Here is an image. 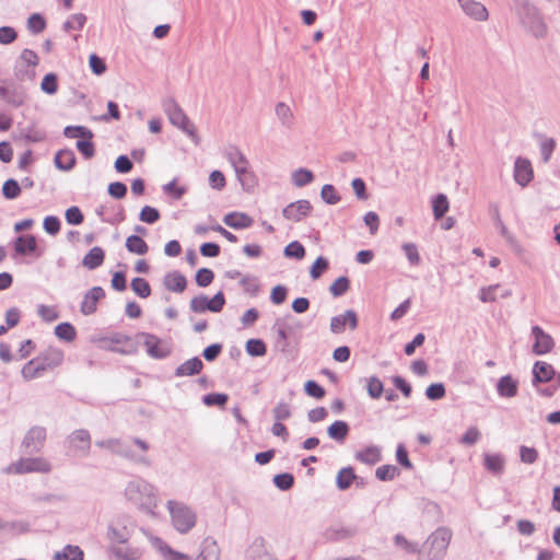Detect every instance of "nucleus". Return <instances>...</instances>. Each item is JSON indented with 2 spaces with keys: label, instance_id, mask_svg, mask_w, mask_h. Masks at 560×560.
Listing matches in <instances>:
<instances>
[{
  "label": "nucleus",
  "instance_id": "1",
  "mask_svg": "<svg viewBox=\"0 0 560 560\" xmlns=\"http://www.w3.org/2000/svg\"><path fill=\"white\" fill-rule=\"evenodd\" d=\"M512 10L520 24L535 37H544L547 25L538 10L529 0H513Z\"/></svg>",
  "mask_w": 560,
  "mask_h": 560
},
{
  "label": "nucleus",
  "instance_id": "2",
  "mask_svg": "<svg viewBox=\"0 0 560 560\" xmlns=\"http://www.w3.org/2000/svg\"><path fill=\"white\" fill-rule=\"evenodd\" d=\"M125 495L129 502L135 504L142 512L154 515L158 506L155 488L143 479L128 482Z\"/></svg>",
  "mask_w": 560,
  "mask_h": 560
},
{
  "label": "nucleus",
  "instance_id": "3",
  "mask_svg": "<svg viewBox=\"0 0 560 560\" xmlns=\"http://www.w3.org/2000/svg\"><path fill=\"white\" fill-rule=\"evenodd\" d=\"M162 107L170 122L185 132L190 140L198 145L200 143V137L197 133L196 127L189 120L179 104L173 97H168L163 100Z\"/></svg>",
  "mask_w": 560,
  "mask_h": 560
},
{
  "label": "nucleus",
  "instance_id": "4",
  "mask_svg": "<svg viewBox=\"0 0 560 560\" xmlns=\"http://www.w3.org/2000/svg\"><path fill=\"white\" fill-rule=\"evenodd\" d=\"M452 533L446 527H439L433 532L420 550L418 560H442L450 545Z\"/></svg>",
  "mask_w": 560,
  "mask_h": 560
},
{
  "label": "nucleus",
  "instance_id": "5",
  "mask_svg": "<svg viewBox=\"0 0 560 560\" xmlns=\"http://www.w3.org/2000/svg\"><path fill=\"white\" fill-rule=\"evenodd\" d=\"M167 509L171 514L172 524L177 532L186 534L195 526L196 514L190 508L170 500L167 501Z\"/></svg>",
  "mask_w": 560,
  "mask_h": 560
},
{
  "label": "nucleus",
  "instance_id": "6",
  "mask_svg": "<svg viewBox=\"0 0 560 560\" xmlns=\"http://www.w3.org/2000/svg\"><path fill=\"white\" fill-rule=\"evenodd\" d=\"M51 469L50 463L45 457H20L19 460L4 467V474L48 472Z\"/></svg>",
  "mask_w": 560,
  "mask_h": 560
},
{
  "label": "nucleus",
  "instance_id": "7",
  "mask_svg": "<svg viewBox=\"0 0 560 560\" xmlns=\"http://www.w3.org/2000/svg\"><path fill=\"white\" fill-rule=\"evenodd\" d=\"M138 337L143 339L147 353L153 359H165L171 354V348L159 337L149 332H140Z\"/></svg>",
  "mask_w": 560,
  "mask_h": 560
},
{
  "label": "nucleus",
  "instance_id": "8",
  "mask_svg": "<svg viewBox=\"0 0 560 560\" xmlns=\"http://www.w3.org/2000/svg\"><path fill=\"white\" fill-rule=\"evenodd\" d=\"M532 335L535 338L533 345V352L537 355H542L551 352L555 347L553 338L547 334L540 326L532 327Z\"/></svg>",
  "mask_w": 560,
  "mask_h": 560
},
{
  "label": "nucleus",
  "instance_id": "9",
  "mask_svg": "<svg viewBox=\"0 0 560 560\" xmlns=\"http://www.w3.org/2000/svg\"><path fill=\"white\" fill-rule=\"evenodd\" d=\"M20 60L25 65V68L16 63L14 68V74L19 80H24L25 78L32 79L34 77V71L28 70V67H36L39 62L37 54L32 49H23L20 56Z\"/></svg>",
  "mask_w": 560,
  "mask_h": 560
},
{
  "label": "nucleus",
  "instance_id": "10",
  "mask_svg": "<svg viewBox=\"0 0 560 560\" xmlns=\"http://www.w3.org/2000/svg\"><path fill=\"white\" fill-rule=\"evenodd\" d=\"M45 440L46 430L43 427H33L27 431L22 445L26 453H37L42 450Z\"/></svg>",
  "mask_w": 560,
  "mask_h": 560
},
{
  "label": "nucleus",
  "instance_id": "11",
  "mask_svg": "<svg viewBox=\"0 0 560 560\" xmlns=\"http://www.w3.org/2000/svg\"><path fill=\"white\" fill-rule=\"evenodd\" d=\"M313 207L308 200L301 199L289 203L283 210L282 215L287 220L300 222L302 219L311 214Z\"/></svg>",
  "mask_w": 560,
  "mask_h": 560
},
{
  "label": "nucleus",
  "instance_id": "12",
  "mask_svg": "<svg viewBox=\"0 0 560 560\" xmlns=\"http://www.w3.org/2000/svg\"><path fill=\"white\" fill-rule=\"evenodd\" d=\"M359 533L357 526L334 524L323 532L326 541H341L354 537Z\"/></svg>",
  "mask_w": 560,
  "mask_h": 560
},
{
  "label": "nucleus",
  "instance_id": "13",
  "mask_svg": "<svg viewBox=\"0 0 560 560\" xmlns=\"http://www.w3.org/2000/svg\"><path fill=\"white\" fill-rule=\"evenodd\" d=\"M558 374L550 363L536 361L533 366V385L557 382Z\"/></svg>",
  "mask_w": 560,
  "mask_h": 560
},
{
  "label": "nucleus",
  "instance_id": "14",
  "mask_svg": "<svg viewBox=\"0 0 560 560\" xmlns=\"http://www.w3.org/2000/svg\"><path fill=\"white\" fill-rule=\"evenodd\" d=\"M462 11L474 21L483 22L489 18L487 8L477 0H456Z\"/></svg>",
  "mask_w": 560,
  "mask_h": 560
},
{
  "label": "nucleus",
  "instance_id": "15",
  "mask_svg": "<svg viewBox=\"0 0 560 560\" xmlns=\"http://www.w3.org/2000/svg\"><path fill=\"white\" fill-rule=\"evenodd\" d=\"M347 325L351 330L358 327V316L352 310H348L343 314L334 316L330 319V330L334 334L343 332Z\"/></svg>",
  "mask_w": 560,
  "mask_h": 560
},
{
  "label": "nucleus",
  "instance_id": "16",
  "mask_svg": "<svg viewBox=\"0 0 560 560\" xmlns=\"http://www.w3.org/2000/svg\"><path fill=\"white\" fill-rule=\"evenodd\" d=\"M105 298V291L102 287H93L83 298L80 311L83 315H92L97 310V302Z\"/></svg>",
  "mask_w": 560,
  "mask_h": 560
},
{
  "label": "nucleus",
  "instance_id": "17",
  "mask_svg": "<svg viewBox=\"0 0 560 560\" xmlns=\"http://www.w3.org/2000/svg\"><path fill=\"white\" fill-rule=\"evenodd\" d=\"M34 359L38 361V364L43 366V371L45 372L62 363L63 352L58 348L50 347Z\"/></svg>",
  "mask_w": 560,
  "mask_h": 560
},
{
  "label": "nucleus",
  "instance_id": "18",
  "mask_svg": "<svg viewBox=\"0 0 560 560\" xmlns=\"http://www.w3.org/2000/svg\"><path fill=\"white\" fill-rule=\"evenodd\" d=\"M534 173L530 161L523 158H517L514 163V179L515 182L525 187L532 179Z\"/></svg>",
  "mask_w": 560,
  "mask_h": 560
},
{
  "label": "nucleus",
  "instance_id": "19",
  "mask_svg": "<svg viewBox=\"0 0 560 560\" xmlns=\"http://www.w3.org/2000/svg\"><path fill=\"white\" fill-rule=\"evenodd\" d=\"M220 547L217 540L208 536L203 538L199 547V553L195 560H220Z\"/></svg>",
  "mask_w": 560,
  "mask_h": 560
},
{
  "label": "nucleus",
  "instance_id": "20",
  "mask_svg": "<svg viewBox=\"0 0 560 560\" xmlns=\"http://www.w3.org/2000/svg\"><path fill=\"white\" fill-rule=\"evenodd\" d=\"M224 156L231 163L235 173H242V171L249 167L247 158L236 145H229L224 151Z\"/></svg>",
  "mask_w": 560,
  "mask_h": 560
},
{
  "label": "nucleus",
  "instance_id": "21",
  "mask_svg": "<svg viewBox=\"0 0 560 560\" xmlns=\"http://www.w3.org/2000/svg\"><path fill=\"white\" fill-rule=\"evenodd\" d=\"M534 137L538 140L541 162L549 163L557 147L556 140L538 132L534 133Z\"/></svg>",
  "mask_w": 560,
  "mask_h": 560
},
{
  "label": "nucleus",
  "instance_id": "22",
  "mask_svg": "<svg viewBox=\"0 0 560 560\" xmlns=\"http://www.w3.org/2000/svg\"><path fill=\"white\" fill-rule=\"evenodd\" d=\"M203 369V362L198 358L194 357L184 363L179 364L174 372L176 377L194 376L201 372Z\"/></svg>",
  "mask_w": 560,
  "mask_h": 560
},
{
  "label": "nucleus",
  "instance_id": "23",
  "mask_svg": "<svg viewBox=\"0 0 560 560\" xmlns=\"http://www.w3.org/2000/svg\"><path fill=\"white\" fill-rule=\"evenodd\" d=\"M106 536L113 546L125 545L131 536V530L126 525L115 526L109 524Z\"/></svg>",
  "mask_w": 560,
  "mask_h": 560
},
{
  "label": "nucleus",
  "instance_id": "24",
  "mask_svg": "<svg viewBox=\"0 0 560 560\" xmlns=\"http://www.w3.org/2000/svg\"><path fill=\"white\" fill-rule=\"evenodd\" d=\"M37 249L36 237L32 234L18 236L14 241V250L19 255H31Z\"/></svg>",
  "mask_w": 560,
  "mask_h": 560
},
{
  "label": "nucleus",
  "instance_id": "25",
  "mask_svg": "<svg viewBox=\"0 0 560 560\" xmlns=\"http://www.w3.org/2000/svg\"><path fill=\"white\" fill-rule=\"evenodd\" d=\"M518 383L511 375L500 377L497 384L498 394L504 398H512L517 395Z\"/></svg>",
  "mask_w": 560,
  "mask_h": 560
},
{
  "label": "nucleus",
  "instance_id": "26",
  "mask_svg": "<svg viewBox=\"0 0 560 560\" xmlns=\"http://www.w3.org/2000/svg\"><path fill=\"white\" fill-rule=\"evenodd\" d=\"M223 222L232 229L240 230L252 226L254 220L246 213L232 212L224 215Z\"/></svg>",
  "mask_w": 560,
  "mask_h": 560
},
{
  "label": "nucleus",
  "instance_id": "27",
  "mask_svg": "<svg viewBox=\"0 0 560 560\" xmlns=\"http://www.w3.org/2000/svg\"><path fill=\"white\" fill-rule=\"evenodd\" d=\"M164 285L168 291L180 293L186 289L187 280L179 271H172L164 277Z\"/></svg>",
  "mask_w": 560,
  "mask_h": 560
},
{
  "label": "nucleus",
  "instance_id": "28",
  "mask_svg": "<svg viewBox=\"0 0 560 560\" xmlns=\"http://www.w3.org/2000/svg\"><path fill=\"white\" fill-rule=\"evenodd\" d=\"M75 161H77V159H75L74 152L70 149L59 150L55 154V159H54L56 167L60 171L72 170L75 165Z\"/></svg>",
  "mask_w": 560,
  "mask_h": 560
},
{
  "label": "nucleus",
  "instance_id": "29",
  "mask_svg": "<svg viewBox=\"0 0 560 560\" xmlns=\"http://www.w3.org/2000/svg\"><path fill=\"white\" fill-rule=\"evenodd\" d=\"M18 139L26 143H37L46 139V133L44 130L38 129L35 124H32L20 129Z\"/></svg>",
  "mask_w": 560,
  "mask_h": 560
},
{
  "label": "nucleus",
  "instance_id": "30",
  "mask_svg": "<svg viewBox=\"0 0 560 560\" xmlns=\"http://www.w3.org/2000/svg\"><path fill=\"white\" fill-rule=\"evenodd\" d=\"M109 552L120 560H139L142 556L140 548L130 546H110Z\"/></svg>",
  "mask_w": 560,
  "mask_h": 560
},
{
  "label": "nucleus",
  "instance_id": "31",
  "mask_svg": "<svg viewBox=\"0 0 560 560\" xmlns=\"http://www.w3.org/2000/svg\"><path fill=\"white\" fill-rule=\"evenodd\" d=\"M105 253L103 248L95 246L91 248L82 259L83 267L93 270L103 265Z\"/></svg>",
  "mask_w": 560,
  "mask_h": 560
},
{
  "label": "nucleus",
  "instance_id": "32",
  "mask_svg": "<svg viewBox=\"0 0 560 560\" xmlns=\"http://www.w3.org/2000/svg\"><path fill=\"white\" fill-rule=\"evenodd\" d=\"M358 479L352 467L341 468L336 477L337 488L345 491L351 487V485Z\"/></svg>",
  "mask_w": 560,
  "mask_h": 560
},
{
  "label": "nucleus",
  "instance_id": "33",
  "mask_svg": "<svg viewBox=\"0 0 560 560\" xmlns=\"http://www.w3.org/2000/svg\"><path fill=\"white\" fill-rule=\"evenodd\" d=\"M155 546L165 560H189V556L172 549L165 541L160 538H156Z\"/></svg>",
  "mask_w": 560,
  "mask_h": 560
},
{
  "label": "nucleus",
  "instance_id": "34",
  "mask_svg": "<svg viewBox=\"0 0 560 560\" xmlns=\"http://www.w3.org/2000/svg\"><path fill=\"white\" fill-rule=\"evenodd\" d=\"M84 552L79 546L67 545L54 555V560H83Z\"/></svg>",
  "mask_w": 560,
  "mask_h": 560
},
{
  "label": "nucleus",
  "instance_id": "35",
  "mask_svg": "<svg viewBox=\"0 0 560 560\" xmlns=\"http://www.w3.org/2000/svg\"><path fill=\"white\" fill-rule=\"evenodd\" d=\"M126 248L128 252L137 255H144L149 250V246L140 235H130L126 240Z\"/></svg>",
  "mask_w": 560,
  "mask_h": 560
},
{
  "label": "nucleus",
  "instance_id": "36",
  "mask_svg": "<svg viewBox=\"0 0 560 560\" xmlns=\"http://www.w3.org/2000/svg\"><path fill=\"white\" fill-rule=\"evenodd\" d=\"M327 433L330 439L341 442L349 433V425L345 421L337 420L328 427Z\"/></svg>",
  "mask_w": 560,
  "mask_h": 560
},
{
  "label": "nucleus",
  "instance_id": "37",
  "mask_svg": "<svg viewBox=\"0 0 560 560\" xmlns=\"http://www.w3.org/2000/svg\"><path fill=\"white\" fill-rule=\"evenodd\" d=\"M69 439L74 451H85L90 447V433L86 430H77Z\"/></svg>",
  "mask_w": 560,
  "mask_h": 560
},
{
  "label": "nucleus",
  "instance_id": "38",
  "mask_svg": "<svg viewBox=\"0 0 560 560\" xmlns=\"http://www.w3.org/2000/svg\"><path fill=\"white\" fill-rule=\"evenodd\" d=\"M448 200L444 194H438L432 200L433 215L435 220L442 219L448 211Z\"/></svg>",
  "mask_w": 560,
  "mask_h": 560
},
{
  "label": "nucleus",
  "instance_id": "39",
  "mask_svg": "<svg viewBox=\"0 0 560 560\" xmlns=\"http://www.w3.org/2000/svg\"><path fill=\"white\" fill-rule=\"evenodd\" d=\"M55 335L61 340L71 342L77 337V330L70 323H60L55 327Z\"/></svg>",
  "mask_w": 560,
  "mask_h": 560
},
{
  "label": "nucleus",
  "instance_id": "40",
  "mask_svg": "<svg viewBox=\"0 0 560 560\" xmlns=\"http://www.w3.org/2000/svg\"><path fill=\"white\" fill-rule=\"evenodd\" d=\"M63 135L67 138L92 139L94 133L91 129L84 126H67L63 129Z\"/></svg>",
  "mask_w": 560,
  "mask_h": 560
},
{
  "label": "nucleus",
  "instance_id": "41",
  "mask_svg": "<svg viewBox=\"0 0 560 560\" xmlns=\"http://www.w3.org/2000/svg\"><path fill=\"white\" fill-rule=\"evenodd\" d=\"M130 287L131 290L141 299H147L151 295V287L144 278H133Z\"/></svg>",
  "mask_w": 560,
  "mask_h": 560
},
{
  "label": "nucleus",
  "instance_id": "42",
  "mask_svg": "<svg viewBox=\"0 0 560 560\" xmlns=\"http://www.w3.org/2000/svg\"><path fill=\"white\" fill-rule=\"evenodd\" d=\"M314 179V175L310 170L298 168L292 174V183L296 187H304L311 184Z\"/></svg>",
  "mask_w": 560,
  "mask_h": 560
},
{
  "label": "nucleus",
  "instance_id": "43",
  "mask_svg": "<svg viewBox=\"0 0 560 560\" xmlns=\"http://www.w3.org/2000/svg\"><path fill=\"white\" fill-rule=\"evenodd\" d=\"M276 115L284 127L290 128L293 122V114L289 105L280 102L276 105Z\"/></svg>",
  "mask_w": 560,
  "mask_h": 560
},
{
  "label": "nucleus",
  "instance_id": "44",
  "mask_svg": "<svg viewBox=\"0 0 560 560\" xmlns=\"http://www.w3.org/2000/svg\"><path fill=\"white\" fill-rule=\"evenodd\" d=\"M238 182L241 183L242 187L246 191H252L256 187V176L255 174L249 170V167L242 171V173H235Z\"/></svg>",
  "mask_w": 560,
  "mask_h": 560
},
{
  "label": "nucleus",
  "instance_id": "45",
  "mask_svg": "<svg viewBox=\"0 0 560 560\" xmlns=\"http://www.w3.org/2000/svg\"><path fill=\"white\" fill-rule=\"evenodd\" d=\"M2 195L5 199L13 200L21 195V186L16 179L9 178L2 185Z\"/></svg>",
  "mask_w": 560,
  "mask_h": 560
},
{
  "label": "nucleus",
  "instance_id": "46",
  "mask_svg": "<svg viewBox=\"0 0 560 560\" xmlns=\"http://www.w3.org/2000/svg\"><path fill=\"white\" fill-rule=\"evenodd\" d=\"M245 349L252 357H262L267 353L266 343L261 339H248Z\"/></svg>",
  "mask_w": 560,
  "mask_h": 560
},
{
  "label": "nucleus",
  "instance_id": "47",
  "mask_svg": "<svg viewBox=\"0 0 560 560\" xmlns=\"http://www.w3.org/2000/svg\"><path fill=\"white\" fill-rule=\"evenodd\" d=\"M366 392L373 399H377L384 393V385L377 376H371L366 380Z\"/></svg>",
  "mask_w": 560,
  "mask_h": 560
},
{
  "label": "nucleus",
  "instance_id": "48",
  "mask_svg": "<svg viewBox=\"0 0 560 560\" xmlns=\"http://www.w3.org/2000/svg\"><path fill=\"white\" fill-rule=\"evenodd\" d=\"M350 288V280L346 276H341L335 280L329 287V292L335 296H341L347 293Z\"/></svg>",
  "mask_w": 560,
  "mask_h": 560
},
{
  "label": "nucleus",
  "instance_id": "49",
  "mask_svg": "<svg viewBox=\"0 0 560 560\" xmlns=\"http://www.w3.org/2000/svg\"><path fill=\"white\" fill-rule=\"evenodd\" d=\"M399 471V468L395 465H383L376 468L375 476L382 481H388L398 476Z\"/></svg>",
  "mask_w": 560,
  "mask_h": 560
},
{
  "label": "nucleus",
  "instance_id": "50",
  "mask_svg": "<svg viewBox=\"0 0 560 560\" xmlns=\"http://www.w3.org/2000/svg\"><path fill=\"white\" fill-rule=\"evenodd\" d=\"M283 255L300 260L305 256V248L299 241H293L284 247Z\"/></svg>",
  "mask_w": 560,
  "mask_h": 560
},
{
  "label": "nucleus",
  "instance_id": "51",
  "mask_svg": "<svg viewBox=\"0 0 560 560\" xmlns=\"http://www.w3.org/2000/svg\"><path fill=\"white\" fill-rule=\"evenodd\" d=\"M43 372V366H40L35 359L30 360L22 369V375L25 380H33Z\"/></svg>",
  "mask_w": 560,
  "mask_h": 560
},
{
  "label": "nucleus",
  "instance_id": "52",
  "mask_svg": "<svg viewBox=\"0 0 560 560\" xmlns=\"http://www.w3.org/2000/svg\"><path fill=\"white\" fill-rule=\"evenodd\" d=\"M329 262L328 260L319 256L316 258V260L313 262L310 269V275L313 280H317L322 277V275L328 269Z\"/></svg>",
  "mask_w": 560,
  "mask_h": 560
},
{
  "label": "nucleus",
  "instance_id": "53",
  "mask_svg": "<svg viewBox=\"0 0 560 560\" xmlns=\"http://www.w3.org/2000/svg\"><path fill=\"white\" fill-rule=\"evenodd\" d=\"M160 218V211L151 206H144L139 214V220L148 224H153L158 222Z\"/></svg>",
  "mask_w": 560,
  "mask_h": 560
},
{
  "label": "nucleus",
  "instance_id": "54",
  "mask_svg": "<svg viewBox=\"0 0 560 560\" xmlns=\"http://www.w3.org/2000/svg\"><path fill=\"white\" fill-rule=\"evenodd\" d=\"M320 197L327 205H336L340 201V195L330 184H325L322 187Z\"/></svg>",
  "mask_w": 560,
  "mask_h": 560
},
{
  "label": "nucleus",
  "instance_id": "55",
  "mask_svg": "<svg viewBox=\"0 0 560 560\" xmlns=\"http://www.w3.org/2000/svg\"><path fill=\"white\" fill-rule=\"evenodd\" d=\"M229 400V396L223 393H210L203 396L202 401L206 406L224 407Z\"/></svg>",
  "mask_w": 560,
  "mask_h": 560
},
{
  "label": "nucleus",
  "instance_id": "56",
  "mask_svg": "<svg viewBox=\"0 0 560 560\" xmlns=\"http://www.w3.org/2000/svg\"><path fill=\"white\" fill-rule=\"evenodd\" d=\"M273 483L278 489L287 491L293 487L294 477L289 472L278 474L273 477Z\"/></svg>",
  "mask_w": 560,
  "mask_h": 560
},
{
  "label": "nucleus",
  "instance_id": "57",
  "mask_svg": "<svg viewBox=\"0 0 560 560\" xmlns=\"http://www.w3.org/2000/svg\"><path fill=\"white\" fill-rule=\"evenodd\" d=\"M395 545L402 550H405L407 553H419L420 548L417 542L408 541L405 536L401 534H397L394 537Z\"/></svg>",
  "mask_w": 560,
  "mask_h": 560
},
{
  "label": "nucleus",
  "instance_id": "58",
  "mask_svg": "<svg viewBox=\"0 0 560 560\" xmlns=\"http://www.w3.org/2000/svg\"><path fill=\"white\" fill-rule=\"evenodd\" d=\"M213 279H214V273L209 268H200L196 272V277H195V281H196L197 285L201 287V288H206L209 284H211Z\"/></svg>",
  "mask_w": 560,
  "mask_h": 560
},
{
  "label": "nucleus",
  "instance_id": "59",
  "mask_svg": "<svg viewBox=\"0 0 560 560\" xmlns=\"http://www.w3.org/2000/svg\"><path fill=\"white\" fill-rule=\"evenodd\" d=\"M85 22H86L85 14H83V13L72 14L70 20H68L63 23V30L66 32H69L71 30H81V28H83Z\"/></svg>",
  "mask_w": 560,
  "mask_h": 560
},
{
  "label": "nucleus",
  "instance_id": "60",
  "mask_svg": "<svg viewBox=\"0 0 560 560\" xmlns=\"http://www.w3.org/2000/svg\"><path fill=\"white\" fill-rule=\"evenodd\" d=\"M27 27L32 33L38 34L45 30L46 21L39 13H34L27 20Z\"/></svg>",
  "mask_w": 560,
  "mask_h": 560
},
{
  "label": "nucleus",
  "instance_id": "61",
  "mask_svg": "<svg viewBox=\"0 0 560 560\" xmlns=\"http://www.w3.org/2000/svg\"><path fill=\"white\" fill-rule=\"evenodd\" d=\"M446 394L445 386L443 383H433L425 389V396L430 400L442 399Z\"/></svg>",
  "mask_w": 560,
  "mask_h": 560
},
{
  "label": "nucleus",
  "instance_id": "62",
  "mask_svg": "<svg viewBox=\"0 0 560 560\" xmlns=\"http://www.w3.org/2000/svg\"><path fill=\"white\" fill-rule=\"evenodd\" d=\"M189 307L194 313H203L209 311V299L208 296L200 294L190 300Z\"/></svg>",
  "mask_w": 560,
  "mask_h": 560
},
{
  "label": "nucleus",
  "instance_id": "63",
  "mask_svg": "<svg viewBox=\"0 0 560 560\" xmlns=\"http://www.w3.org/2000/svg\"><path fill=\"white\" fill-rule=\"evenodd\" d=\"M42 90L47 94H55L58 90V78L55 73H47L40 84Z\"/></svg>",
  "mask_w": 560,
  "mask_h": 560
},
{
  "label": "nucleus",
  "instance_id": "64",
  "mask_svg": "<svg viewBox=\"0 0 560 560\" xmlns=\"http://www.w3.org/2000/svg\"><path fill=\"white\" fill-rule=\"evenodd\" d=\"M305 393L316 399H320L325 396V388L317 382L310 380L304 384Z\"/></svg>",
  "mask_w": 560,
  "mask_h": 560
}]
</instances>
